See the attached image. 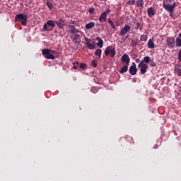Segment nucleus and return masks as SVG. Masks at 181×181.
Listing matches in <instances>:
<instances>
[{"label":"nucleus","mask_w":181,"mask_h":181,"mask_svg":"<svg viewBox=\"0 0 181 181\" xmlns=\"http://www.w3.org/2000/svg\"><path fill=\"white\" fill-rule=\"evenodd\" d=\"M128 66L129 65L124 64L123 67L121 68L119 70L120 74H124V73H127L128 71Z\"/></svg>","instance_id":"15"},{"label":"nucleus","mask_w":181,"mask_h":181,"mask_svg":"<svg viewBox=\"0 0 181 181\" xmlns=\"http://www.w3.org/2000/svg\"><path fill=\"white\" fill-rule=\"evenodd\" d=\"M69 25H76V21L73 20L69 21Z\"/></svg>","instance_id":"34"},{"label":"nucleus","mask_w":181,"mask_h":181,"mask_svg":"<svg viewBox=\"0 0 181 181\" xmlns=\"http://www.w3.org/2000/svg\"><path fill=\"white\" fill-rule=\"evenodd\" d=\"M85 42L87 46H103L104 45V42L103 41V39H101L100 37H97L95 39H93L92 40L88 38H85Z\"/></svg>","instance_id":"3"},{"label":"nucleus","mask_w":181,"mask_h":181,"mask_svg":"<svg viewBox=\"0 0 181 181\" xmlns=\"http://www.w3.org/2000/svg\"><path fill=\"white\" fill-rule=\"evenodd\" d=\"M95 26V23L90 22L86 25L85 28H86V29L88 30V29H91L92 28H94Z\"/></svg>","instance_id":"17"},{"label":"nucleus","mask_w":181,"mask_h":181,"mask_svg":"<svg viewBox=\"0 0 181 181\" xmlns=\"http://www.w3.org/2000/svg\"><path fill=\"white\" fill-rule=\"evenodd\" d=\"M107 22L110 26L112 28V29H115V25L114 24V22L112 21V19L109 18Z\"/></svg>","instance_id":"19"},{"label":"nucleus","mask_w":181,"mask_h":181,"mask_svg":"<svg viewBox=\"0 0 181 181\" xmlns=\"http://www.w3.org/2000/svg\"><path fill=\"white\" fill-rule=\"evenodd\" d=\"M176 46H181V39L177 37L175 40Z\"/></svg>","instance_id":"23"},{"label":"nucleus","mask_w":181,"mask_h":181,"mask_svg":"<svg viewBox=\"0 0 181 181\" xmlns=\"http://www.w3.org/2000/svg\"><path fill=\"white\" fill-rule=\"evenodd\" d=\"M129 30H131V26H129V25H125L120 30V36H125V35H127V33L129 32Z\"/></svg>","instance_id":"9"},{"label":"nucleus","mask_w":181,"mask_h":181,"mask_svg":"<svg viewBox=\"0 0 181 181\" xmlns=\"http://www.w3.org/2000/svg\"><path fill=\"white\" fill-rule=\"evenodd\" d=\"M91 93H93L94 94H95V93H98V89L95 87H92L90 89Z\"/></svg>","instance_id":"25"},{"label":"nucleus","mask_w":181,"mask_h":181,"mask_svg":"<svg viewBox=\"0 0 181 181\" xmlns=\"http://www.w3.org/2000/svg\"><path fill=\"white\" fill-rule=\"evenodd\" d=\"M100 47H103V46H100Z\"/></svg>","instance_id":"43"},{"label":"nucleus","mask_w":181,"mask_h":181,"mask_svg":"<svg viewBox=\"0 0 181 181\" xmlns=\"http://www.w3.org/2000/svg\"><path fill=\"white\" fill-rule=\"evenodd\" d=\"M30 2H33V0H29Z\"/></svg>","instance_id":"42"},{"label":"nucleus","mask_w":181,"mask_h":181,"mask_svg":"<svg viewBox=\"0 0 181 181\" xmlns=\"http://www.w3.org/2000/svg\"><path fill=\"white\" fill-rule=\"evenodd\" d=\"M55 23L59 29H63V28H64L65 21L63 18H59V20L55 21Z\"/></svg>","instance_id":"13"},{"label":"nucleus","mask_w":181,"mask_h":181,"mask_svg":"<svg viewBox=\"0 0 181 181\" xmlns=\"http://www.w3.org/2000/svg\"><path fill=\"white\" fill-rule=\"evenodd\" d=\"M136 5L139 8H142V6H144V0H138Z\"/></svg>","instance_id":"22"},{"label":"nucleus","mask_w":181,"mask_h":181,"mask_svg":"<svg viewBox=\"0 0 181 181\" xmlns=\"http://www.w3.org/2000/svg\"><path fill=\"white\" fill-rule=\"evenodd\" d=\"M148 46H155V45L153 44V42L152 41V40H148Z\"/></svg>","instance_id":"29"},{"label":"nucleus","mask_w":181,"mask_h":181,"mask_svg":"<svg viewBox=\"0 0 181 181\" xmlns=\"http://www.w3.org/2000/svg\"><path fill=\"white\" fill-rule=\"evenodd\" d=\"M47 6L52 11L53 9V4L52 3L47 1Z\"/></svg>","instance_id":"24"},{"label":"nucleus","mask_w":181,"mask_h":181,"mask_svg":"<svg viewBox=\"0 0 181 181\" xmlns=\"http://www.w3.org/2000/svg\"><path fill=\"white\" fill-rule=\"evenodd\" d=\"M163 8L165 9L170 13L173 12V9L176 8V2L175 0H163Z\"/></svg>","instance_id":"1"},{"label":"nucleus","mask_w":181,"mask_h":181,"mask_svg":"<svg viewBox=\"0 0 181 181\" xmlns=\"http://www.w3.org/2000/svg\"><path fill=\"white\" fill-rule=\"evenodd\" d=\"M105 56H110V57H114L117 52H115V49L112 48V47H107L105 51Z\"/></svg>","instance_id":"6"},{"label":"nucleus","mask_w":181,"mask_h":181,"mask_svg":"<svg viewBox=\"0 0 181 181\" xmlns=\"http://www.w3.org/2000/svg\"><path fill=\"white\" fill-rule=\"evenodd\" d=\"M147 13H148V16L149 18H153L154 16L155 13H155V9L152 7L148 8L147 9Z\"/></svg>","instance_id":"14"},{"label":"nucleus","mask_w":181,"mask_h":181,"mask_svg":"<svg viewBox=\"0 0 181 181\" xmlns=\"http://www.w3.org/2000/svg\"><path fill=\"white\" fill-rule=\"evenodd\" d=\"M150 66H151V67H155V66H156V63H155V62L152 61V62H151V63H150Z\"/></svg>","instance_id":"32"},{"label":"nucleus","mask_w":181,"mask_h":181,"mask_svg":"<svg viewBox=\"0 0 181 181\" xmlns=\"http://www.w3.org/2000/svg\"><path fill=\"white\" fill-rule=\"evenodd\" d=\"M140 40L141 42H146V40H148V35H142L140 37Z\"/></svg>","instance_id":"20"},{"label":"nucleus","mask_w":181,"mask_h":181,"mask_svg":"<svg viewBox=\"0 0 181 181\" xmlns=\"http://www.w3.org/2000/svg\"><path fill=\"white\" fill-rule=\"evenodd\" d=\"M167 43L168 46H173V45H175V38L173 37H168L167 38Z\"/></svg>","instance_id":"16"},{"label":"nucleus","mask_w":181,"mask_h":181,"mask_svg":"<svg viewBox=\"0 0 181 181\" xmlns=\"http://www.w3.org/2000/svg\"><path fill=\"white\" fill-rule=\"evenodd\" d=\"M111 12V10L107 9L105 12L102 13L99 17V22L103 23L107 21V15Z\"/></svg>","instance_id":"7"},{"label":"nucleus","mask_w":181,"mask_h":181,"mask_svg":"<svg viewBox=\"0 0 181 181\" xmlns=\"http://www.w3.org/2000/svg\"><path fill=\"white\" fill-rule=\"evenodd\" d=\"M141 62H144L146 64L147 63H151V57H144V60Z\"/></svg>","instance_id":"21"},{"label":"nucleus","mask_w":181,"mask_h":181,"mask_svg":"<svg viewBox=\"0 0 181 181\" xmlns=\"http://www.w3.org/2000/svg\"><path fill=\"white\" fill-rule=\"evenodd\" d=\"M92 66L93 67H97V61H92Z\"/></svg>","instance_id":"31"},{"label":"nucleus","mask_w":181,"mask_h":181,"mask_svg":"<svg viewBox=\"0 0 181 181\" xmlns=\"http://www.w3.org/2000/svg\"><path fill=\"white\" fill-rule=\"evenodd\" d=\"M129 71L132 76H135V74H136L138 69H136V64H135V62L132 63V66L129 67Z\"/></svg>","instance_id":"11"},{"label":"nucleus","mask_w":181,"mask_h":181,"mask_svg":"<svg viewBox=\"0 0 181 181\" xmlns=\"http://www.w3.org/2000/svg\"><path fill=\"white\" fill-rule=\"evenodd\" d=\"M48 26H52V28H56V21L53 20H49L47 21V23H45L43 26V30H45L46 32H50L51 29L49 28Z\"/></svg>","instance_id":"5"},{"label":"nucleus","mask_w":181,"mask_h":181,"mask_svg":"<svg viewBox=\"0 0 181 181\" xmlns=\"http://www.w3.org/2000/svg\"><path fill=\"white\" fill-rule=\"evenodd\" d=\"M79 67H80V69H82L83 70H86V64H80Z\"/></svg>","instance_id":"27"},{"label":"nucleus","mask_w":181,"mask_h":181,"mask_svg":"<svg viewBox=\"0 0 181 181\" xmlns=\"http://www.w3.org/2000/svg\"><path fill=\"white\" fill-rule=\"evenodd\" d=\"M177 76H181V69H177Z\"/></svg>","instance_id":"35"},{"label":"nucleus","mask_w":181,"mask_h":181,"mask_svg":"<svg viewBox=\"0 0 181 181\" xmlns=\"http://www.w3.org/2000/svg\"><path fill=\"white\" fill-rule=\"evenodd\" d=\"M94 11H95V9H94V8H89V13H94Z\"/></svg>","instance_id":"33"},{"label":"nucleus","mask_w":181,"mask_h":181,"mask_svg":"<svg viewBox=\"0 0 181 181\" xmlns=\"http://www.w3.org/2000/svg\"><path fill=\"white\" fill-rule=\"evenodd\" d=\"M73 67L75 70H77V67H78V62L74 63V66Z\"/></svg>","instance_id":"30"},{"label":"nucleus","mask_w":181,"mask_h":181,"mask_svg":"<svg viewBox=\"0 0 181 181\" xmlns=\"http://www.w3.org/2000/svg\"><path fill=\"white\" fill-rule=\"evenodd\" d=\"M149 49H153V47H155V46H148Z\"/></svg>","instance_id":"39"},{"label":"nucleus","mask_w":181,"mask_h":181,"mask_svg":"<svg viewBox=\"0 0 181 181\" xmlns=\"http://www.w3.org/2000/svg\"><path fill=\"white\" fill-rule=\"evenodd\" d=\"M42 56L48 60H54L57 52L53 49H44L42 50Z\"/></svg>","instance_id":"2"},{"label":"nucleus","mask_w":181,"mask_h":181,"mask_svg":"<svg viewBox=\"0 0 181 181\" xmlns=\"http://www.w3.org/2000/svg\"><path fill=\"white\" fill-rule=\"evenodd\" d=\"M71 38L73 42H74V43H80V42H81V37H80V35L78 34H76V33L72 34Z\"/></svg>","instance_id":"12"},{"label":"nucleus","mask_w":181,"mask_h":181,"mask_svg":"<svg viewBox=\"0 0 181 181\" xmlns=\"http://www.w3.org/2000/svg\"><path fill=\"white\" fill-rule=\"evenodd\" d=\"M136 26L137 28H141V23H136Z\"/></svg>","instance_id":"36"},{"label":"nucleus","mask_w":181,"mask_h":181,"mask_svg":"<svg viewBox=\"0 0 181 181\" xmlns=\"http://www.w3.org/2000/svg\"><path fill=\"white\" fill-rule=\"evenodd\" d=\"M179 38L181 37V33L178 34Z\"/></svg>","instance_id":"41"},{"label":"nucleus","mask_w":181,"mask_h":181,"mask_svg":"<svg viewBox=\"0 0 181 181\" xmlns=\"http://www.w3.org/2000/svg\"><path fill=\"white\" fill-rule=\"evenodd\" d=\"M15 21L21 22L23 26H26L28 23V15L25 13L17 14L15 17Z\"/></svg>","instance_id":"4"},{"label":"nucleus","mask_w":181,"mask_h":181,"mask_svg":"<svg viewBox=\"0 0 181 181\" xmlns=\"http://www.w3.org/2000/svg\"><path fill=\"white\" fill-rule=\"evenodd\" d=\"M127 5H134L135 4V0H129L127 3Z\"/></svg>","instance_id":"28"},{"label":"nucleus","mask_w":181,"mask_h":181,"mask_svg":"<svg viewBox=\"0 0 181 181\" xmlns=\"http://www.w3.org/2000/svg\"><path fill=\"white\" fill-rule=\"evenodd\" d=\"M153 148H154V149H156V148H158V145H155V146H153Z\"/></svg>","instance_id":"40"},{"label":"nucleus","mask_w":181,"mask_h":181,"mask_svg":"<svg viewBox=\"0 0 181 181\" xmlns=\"http://www.w3.org/2000/svg\"><path fill=\"white\" fill-rule=\"evenodd\" d=\"M138 67L140 68V72L141 73V74H145V73H146V71L148 70V64L144 62H141L139 64Z\"/></svg>","instance_id":"8"},{"label":"nucleus","mask_w":181,"mask_h":181,"mask_svg":"<svg viewBox=\"0 0 181 181\" xmlns=\"http://www.w3.org/2000/svg\"><path fill=\"white\" fill-rule=\"evenodd\" d=\"M69 29L71 30V33L74 34V33H78V30H76V27L73 25H69Z\"/></svg>","instance_id":"18"},{"label":"nucleus","mask_w":181,"mask_h":181,"mask_svg":"<svg viewBox=\"0 0 181 181\" xmlns=\"http://www.w3.org/2000/svg\"><path fill=\"white\" fill-rule=\"evenodd\" d=\"M139 62H140L139 59H136V63H139Z\"/></svg>","instance_id":"38"},{"label":"nucleus","mask_w":181,"mask_h":181,"mask_svg":"<svg viewBox=\"0 0 181 181\" xmlns=\"http://www.w3.org/2000/svg\"><path fill=\"white\" fill-rule=\"evenodd\" d=\"M95 54L96 56H98V57H101V50H100V49H97V50L95 51Z\"/></svg>","instance_id":"26"},{"label":"nucleus","mask_w":181,"mask_h":181,"mask_svg":"<svg viewBox=\"0 0 181 181\" xmlns=\"http://www.w3.org/2000/svg\"><path fill=\"white\" fill-rule=\"evenodd\" d=\"M88 49H90V50L93 49H94V46H88Z\"/></svg>","instance_id":"37"},{"label":"nucleus","mask_w":181,"mask_h":181,"mask_svg":"<svg viewBox=\"0 0 181 181\" xmlns=\"http://www.w3.org/2000/svg\"><path fill=\"white\" fill-rule=\"evenodd\" d=\"M122 63L123 64L129 65V62H131V59H129V55L124 54L122 55Z\"/></svg>","instance_id":"10"}]
</instances>
